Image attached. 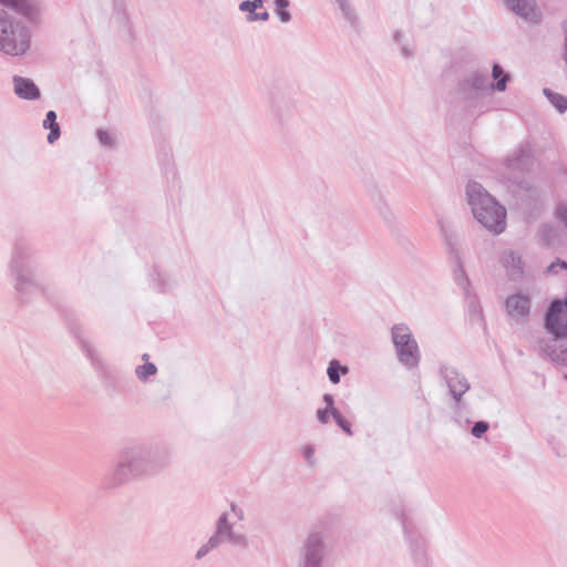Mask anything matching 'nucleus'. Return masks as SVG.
<instances>
[{"label":"nucleus","mask_w":567,"mask_h":567,"mask_svg":"<svg viewBox=\"0 0 567 567\" xmlns=\"http://www.w3.org/2000/svg\"><path fill=\"white\" fill-rule=\"evenodd\" d=\"M316 415L321 424H327L331 416L330 411L327 409H318Z\"/></svg>","instance_id":"36"},{"label":"nucleus","mask_w":567,"mask_h":567,"mask_svg":"<svg viewBox=\"0 0 567 567\" xmlns=\"http://www.w3.org/2000/svg\"><path fill=\"white\" fill-rule=\"evenodd\" d=\"M394 40L400 45V51L403 58L409 59L413 56V50L409 48L408 43L404 41V37L401 32H395Z\"/></svg>","instance_id":"27"},{"label":"nucleus","mask_w":567,"mask_h":567,"mask_svg":"<svg viewBox=\"0 0 567 567\" xmlns=\"http://www.w3.org/2000/svg\"><path fill=\"white\" fill-rule=\"evenodd\" d=\"M276 13L282 23H288L291 20V14L287 10L289 0H275Z\"/></svg>","instance_id":"24"},{"label":"nucleus","mask_w":567,"mask_h":567,"mask_svg":"<svg viewBox=\"0 0 567 567\" xmlns=\"http://www.w3.org/2000/svg\"><path fill=\"white\" fill-rule=\"evenodd\" d=\"M391 339L399 362L409 370L416 368L421 353L411 329L404 323L394 324L391 329Z\"/></svg>","instance_id":"8"},{"label":"nucleus","mask_w":567,"mask_h":567,"mask_svg":"<svg viewBox=\"0 0 567 567\" xmlns=\"http://www.w3.org/2000/svg\"><path fill=\"white\" fill-rule=\"evenodd\" d=\"M0 3L32 21L39 19L45 10V4L42 0H0Z\"/></svg>","instance_id":"12"},{"label":"nucleus","mask_w":567,"mask_h":567,"mask_svg":"<svg viewBox=\"0 0 567 567\" xmlns=\"http://www.w3.org/2000/svg\"><path fill=\"white\" fill-rule=\"evenodd\" d=\"M338 4L339 9L341 10L344 19H347L350 23H354L355 21V14L353 9L351 8L348 0H334Z\"/></svg>","instance_id":"26"},{"label":"nucleus","mask_w":567,"mask_h":567,"mask_svg":"<svg viewBox=\"0 0 567 567\" xmlns=\"http://www.w3.org/2000/svg\"><path fill=\"white\" fill-rule=\"evenodd\" d=\"M544 351L551 361L563 365L567 364V347L559 343L557 339L553 344H547Z\"/></svg>","instance_id":"19"},{"label":"nucleus","mask_w":567,"mask_h":567,"mask_svg":"<svg viewBox=\"0 0 567 567\" xmlns=\"http://www.w3.org/2000/svg\"><path fill=\"white\" fill-rule=\"evenodd\" d=\"M565 59L567 62V24H566V39H565Z\"/></svg>","instance_id":"41"},{"label":"nucleus","mask_w":567,"mask_h":567,"mask_svg":"<svg viewBox=\"0 0 567 567\" xmlns=\"http://www.w3.org/2000/svg\"><path fill=\"white\" fill-rule=\"evenodd\" d=\"M43 127L50 130L48 134V142L53 144L60 137V125L56 123V113L49 111L43 121Z\"/></svg>","instance_id":"20"},{"label":"nucleus","mask_w":567,"mask_h":567,"mask_svg":"<svg viewBox=\"0 0 567 567\" xmlns=\"http://www.w3.org/2000/svg\"><path fill=\"white\" fill-rule=\"evenodd\" d=\"M323 402L326 403V408L328 411H330V414L331 416L334 414V411H338L336 408H334V399H333V395L329 394V393H326L323 395Z\"/></svg>","instance_id":"35"},{"label":"nucleus","mask_w":567,"mask_h":567,"mask_svg":"<svg viewBox=\"0 0 567 567\" xmlns=\"http://www.w3.org/2000/svg\"><path fill=\"white\" fill-rule=\"evenodd\" d=\"M78 344L94 369L100 370L104 368L101 354L87 339L79 336Z\"/></svg>","instance_id":"17"},{"label":"nucleus","mask_w":567,"mask_h":567,"mask_svg":"<svg viewBox=\"0 0 567 567\" xmlns=\"http://www.w3.org/2000/svg\"><path fill=\"white\" fill-rule=\"evenodd\" d=\"M142 359L145 360V363L135 368V374L138 380L146 381L150 377L156 374L157 368L154 363L148 362L150 355L147 353H144Z\"/></svg>","instance_id":"22"},{"label":"nucleus","mask_w":567,"mask_h":567,"mask_svg":"<svg viewBox=\"0 0 567 567\" xmlns=\"http://www.w3.org/2000/svg\"><path fill=\"white\" fill-rule=\"evenodd\" d=\"M30 47L27 30L0 9V51L9 55H21Z\"/></svg>","instance_id":"7"},{"label":"nucleus","mask_w":567,"mask_h":567,"mask_svg":"<svg viewBox=\"0 0 567 567\" xmlns=\"http://www.w3.org/2000/svg\"><path fill=\"white\" fill-rule=\"evenodd\" d=\"M156 281H157L158 290L162 292H166V291L171 290L173 287L172 278L166 274H158Z\"/></svg>","instance_id":"28"},{"label":"nucleus","mask_w":567,"mask_h":567,"mask_svg":"<svg viewBox=\"0 0 567 567\" xmlns=\"http://www.w3.org/2000/svg\"><path fill=\"white\" fill-rule=\"evenodd\" d=\"M492 78H493L494 82L489 84L491 91H496V92L506 91L507 83L509 82L511 76L497 63H495L492 66Z\"/></svg>","instance_id":"18"},{"label":"nucleus","mask_w":567,"mask_h":567,"mask_svg":"<svg viewBox=\"0 0 567 567\" xmlns=\"http://www.w3.org/2000/svg\"><path fill=\"white\" fill-rule=\"evenodd\" d=\"M14 93L25 100H37L40 97V90L35 83L27 78L16 75L13 78Z\"/></svg>","instance_id":"16"},{"label":"nucleus","mask_w":567,"mask_h":567,"mask_svg":"<svg viewBox=\"0 0 567 567\" xmlns=\"http://www.w3.org/2000/svg\"><path fill=\"white\" fill-rule=\"evenodd\" d=\"M556 217L567 229V205L563 204L556 208Z\"/></svg>","instance_id":"33"},{"label":"nucleus","mask_w":567,"mask_h":567,"mask_svg":"<svg viewBox=\"0 0 567 567\" xmlns=\"http://www.w3.org/2000/svg\"><path fill=\"white\" fill-rule=\"evenodd\" d=\"M171 461L172 454L166 449L143 444L125 446L113 471V485L157 476L168 468Z\"/></svg>","instance_id":"1"},{"label":"nucleus","mask_w":567,"mask_h":567,"mask_svg":"<svg viewBox=\"0 0 567 567\" xmlns=\"http://www.w3.org/2000/svg\"><path fill=\"white\" fill-rule=\"evenodd\" d=\"M530 310V299L522 292L514 293L506 299V311L515 320L524 319Z\"/></svg>","instance_id":"15"},{"label":"nucleus","mask_w":567,"mask_h":567,"mask_svg":"<svg viewBox=\"0 0 567 567\" xmlns=\"http://www.w3.org/2000/svg\"><path fill=\"white\" fill-rule=\"evenodd\" d=\"M268 19H269L268 11H261V12H257V14L246 17V21L249 23L256 22V21H268Z\"/></svg>","instance_id":"34"},{"label":"nucleus","mask_w":567,"mask_h":567,"mask_svg":"<svg viewBox=\"0 0 567 567\" xmlns=\"http://www.w3.org/2000/svg\"><path fill=\"white\" fill-rule=\"evenodd\" d=\"M559 270H566L567 271V262L560 259H557L556 261L551 262L547 267V272L549 274H558Z\"/></svg>","instance_id":"31"},{"label":"nucleus","mask_w":567,"mask_h":567,"mask_svg":"<svg viewBox=\"0 0 567 567\" xmlns=\"http://www.w3.org/2000/svg\"><path fill=\"white\" fill-rule=\"evenodd\" d=\"M96 135L101 145L110 148L116 145V136L112 132L99 130Z\"/></svg>","instance_id":"25"},{"label":"nucleus","mask_w":567,"mask_h":567,"mask_svg":"<svg viewBox=\"0 0 567 567\" xmlns=\"http://www.w3.org/2000/svg\"><path fill=\"white\" fill-rule=\"evenodd\" d=\"M439 373L455 403H460L463 395L470 390L467 378L458 369L447 362L439 364Z\"/></svg>","instance_id":"10"},{"label":"nucleus","mask_w":567,"mask_h":567,"mask_svg":"<svg viewBox=\"0 0 567 567\" xmlns=\"http://www.w3.org/2000/svg\"><path fill=\"white\" fill-rule=\"evenodd\" d=\"M327 548L323 536L313 532L308 535L300 549L298 567H323Z\"/></svg>","instance_id":"9"},{"label":"nucleus","mask_w":567,"mask_h":567,"mask_svg":"<svg viewBox=\"0 0 567 567\" xmlns=\"http://www.w3.org/2000/svg\"><path fill=\"white\" fill-rule=\"evenodd\" d=\"M249 3V0L243 1L239 3V10L243 12H247V16H254L257 14L256 9L254 8H245L244 6Z\"/></svg>","instance_id":"38"},{"label":"nucleus","mask_w":567,"mask_h":567,"mask_svg":"<svg viewBox=\"0 0 567 567\" xmlns=\"http://www.w3.org/2000/svg\"><path fill=\"white\" fill-rule=\"evenodd\" d=\"M499 262L511 280H518L524 275L522 257L513 250H504L499 256Z\"/></svg>","instance_id":"14"},{"label":"nucleus","mask_w":567,"mask_h":567,"mask_svg":"<svg viewBox=\"0 0 567 567\" xmlns=\"http://www.w3.org/2000/svg\"><path fill=\"white\" fill-rule=\"evenodd\" d=\"M491 91L486 74L473 71L467 73L457 85V95L464 109L472 114L487 112L484 99Z\"/></svg>","instance_id":"6"},{"label":"nucleus","mask_w":567,"mask_h":567,"mask_svg":"<svg viewBox=\"0 0 567 567\" xmlns=\"http://www.w3.org/2000/svg\"><path fill=\"white\" fill-rule=\"evenodd\" d=\"M551 230H554V227L550 225H544L542 228L543 236L548 241L551 239V235H550Z\"/></svg>","instance_id":"39"},{"label":"nucleus","mask_w":567,"mask_h":567,"mask_svg":"<svg viewBox=\"0 0 567 567\" xmlns=\"http://www.w3.org/2000/svg\"><path fill=\"white\" fill-rule=\"evenodd\" d=\"M264 1L262 0H249V3L245 4V8H254V9H260L262 8Z\"/></svg>","instance_id":"40"},{"label":"nucleus","mask_w":567,"mask_h":567,"mask_svg":"<svg viewBox=\"0 0 567 567\" xmlns=\"http://www.w3.org/2000/svg\"><path fill=\"white\" fill-rule=\"evenodd\" d=\"M467 202L474 217L487 230L501 234L506 227V209L476 182L466 186Z\"/></svg>","instance_id":"3"},{"label":"nucleus","mask_w":567,"mask_h":567,"mask_svg":"<svg viewBox=\"0 0 567 567\" xmlns=\"http://www.w3.org/2000/svg\"><path fill=\"white\" fill-rule=\"evenodd\" d=\"M340 371L347 374L348 368L341 367L337 360H332L327 369V374L331 383L338 384L340 382Z\"/></svg>","instance_id":"23"},{"label":"nucleus","mask_w":567,"mask_h":567,"mask_svg":"<svg viewBox=\"0 0 567 567\" xmlns=\"http://www.w3.org/2000/svg\"><path fill=\"white\" fill-rule=\"evenodd\" d=\"M336 423L349 435L352 434L351 431V424L342 416V414L339 411H334V414L332 415Z\"/></svg>","instance_id":"29"},{"label":"nucleus","mask_w":567,"mask_h":567,"mask_svg":"<svg viewBox=\"0 0 567 567\" xmlns=\"http://www.w3.org/2000/svg\"><path fill=\"white\" fill-rule=\"evenodd\" d=\"M532 165L533 158L529 152L523 147L516 148L504 161L498 173L499 179L515 195L528 192L530 184L525 173Z\"/></svg>","instance_id":"4"},{"label":"nucleus","mask_w":567,"mask_h":567,"mask_svg":"<svg viewBox=\"0 0 567 567\" xmlns=\"http://www.w3.org/2000/svg\"><path fill=\"white\" fill-rule=\"evenodd\" d=\"M455 280L460 287H462L463 289H466V287L468 285V279L465 276L464 269L462 268L461 265H458V268L455 271Z\"/></svg>","instance_id":"32"},{"label":"nucleus","mask_w":567,"mask_h":567,"mask_svg":"<svg viewBox=\"0 0 567 567\" xmlns=\"http://www.w3.org/2000/svg\"><path fill=\"white\" fill-rule=\"evenodd\" d=\"M545 327L557 339L567 338V300L551 302L546 315Z\"/></svg>","instance_id":"11"},{"label":"nucleus","mask_w":567,"mask_h":567,"mask_svg":"<svg viewBox=\"0 0 567 567\" xmlns=\"http://www.w3.org/2000/svg\"><path fill=\"white\" fill-rule=\"evenodd\" d=\"M246 519V513L243 504L237 501H230L227 509L223 511L215 524V532L197 550L195 558L202 559L209 551L226 544L234 548L247 549L250 540L248 535L238 526Z\"/></svg>","instance_id":"2"},{"label":"nucleus","mask_w":567,"mask_h":567,"mask_svg":"<svg viewBox=\"0 0 567 567\" xmlns=\"http://www.w3.org/2000/svg\"><path fill=\"white\" fill-rule=\"evenodd\" d=\"M488 427L489 425L487 422L478 421L473 425L471 433L475 437H481L488 430Z\"/></svg>","instance_id":"30"},{"label":"nucleus","mask_w":567,"mask_h":567,"mask_svg":"<svg viewBox=\"0 0 567 567\" xmlns=\"http://www.w3.org/2000/svg\"><path fill=\"white\" fill-rule=\"evenodd\" d=\"M544 95L547 97L549 103L559 112L564 113L567 111V97L563 94L556 93L550 89L545 87L543 90Z\"/></svg>","instance_id":"21"},{"label":"nucleus","mask_w":567,"mask_h":567,"mask_svg":"<svg viewBox=\"0 0 567 567\" xmlns=\"http://www.w3.org/2000/svg\"><path fill=\"white\" fill-rule=\"evenodd\" d=\"M302 456L309 464H313L315 449L311 445H307L301 451Z\"/></svg>","instance_id":"37"},{"label":"nucleus","mask_w":567,"mask_h":567,"mask_svg":"<svg viewBox=\"0 0 567 567\" xmlns=\"http://www.w3.org/2000/svg\"><path fill=\"white\" fill-rule=\"evenodd\" d=\"M507 10L527 22L535 23L539 14L535 0H502Z\"/></svg>","instance_id":"13"},{"label":"nucleus","mask_w":567,"mask_h":567,"mask_svg":"<svg viewBox=\"0 0 567 567\" xmlns=\"http://www.w3.org/2000/svg\"><path fill=\"white\" fill-rule=\"evenodd\" d=\"M40 259L37 250L29 245L16 247L10 261V271L14 278V289L24 293L35 285V272Z\"/></svg>","instance_id":"5"}]
</instances>
